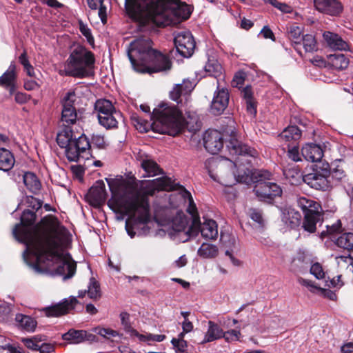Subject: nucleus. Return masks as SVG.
Returning <instances> with one entry per match:
<instances>
[{
	"mask_svg": "<svg viewBox=\"0 0 353 353\" xmlns=\"http://www.w3.org/2000/svg\"><path fill=\"white\" fill-rule=\"evenodd\" d=\"M105 180L111 192L108 205L115 212L124 211L129 215L125 221V230L131 238L137 232L139 235L149 232L148 223L150 216L148 196L152 195L155 190L174 189V182L167 176L142 181L140 184L122 176Z\"/></svg>",
	"mask_w": 353,
	"mask_h": 353,
	"instance_id": "1",
	"label": "nucleus"
},
{
	"mask_svg": "<svg viewBox=\"0 0 353 353\" xmlns=\"http://www.w3.org/2000/svg\"><path fill=\"white\" fill-rule=\"evenodd\" d=\"M66 232L65 228L59 221L54 220L49 230L41 235L28 234L26 238L32 239L31 253L36 259L35 264L26 263L38 273L43 271L52 274L62 276L63 279L72 277L76 272V263L71 256L65 253L62 248L63 239Z\"/></svg>",
	"mask_w": 353,
	"mask_h": 353,
	"instance_id": "2",
	"label": "nucleus"
},
{
	"mask_svg": "<svg viewBox=\"0 0 353 353\" xmlns=\"http://www.w3.org/2000/svg\"><path fill=\"white\" fill-rule=\"evenodd\" d=\"M125 11L142 25H176L188 19L193 10L185 1H125Z\"/></svg>",
	"mask_w": 353,
	"mask_h": 353,
	"instance_id": "3",
	"label": "nucleus"
},
{
	"mask_svg": "<svg viewBox=\"0 0 353 353\" xmlns=\"http://www.w3.org/2000/svg\"><path fill=\"white\" fill-rule=\"evenodd\" d=\"M128 56L133 69L141 73H153L169 70L170 59L152 48L149 38L141 37L132 41L128 48Z\"/></svg>",
	"mask_w": 353,
	"mask_h": 353,
	"instance_id": "4",
	"label": "nucleus"
},
{
	"mask_svg": "<svg viewBox=\"0 0 353 353\" xmlns=\"http://www.w3.org/2000/svg\"><path fill=\"white\" fill-rule=\"evenodd\" d=\"M153 131L160 134L171 136L179 134L189 123L183 117L182 113L175 106L161 104L155 108L152 114Z\"/></svg>",
	"mask_w": 353,
	"mask_h": 353,
	"instance_id": "5",
	"label": "nucleus"
},
{
	"mask_svg": "<svg viewBox=\"0 0 353 353\" xmlns=\"http://www.w3.org/2000/svg\"><path fill=\"white\" fill-rule=\"evenodd\" d=\"M95 59L92 52L81 46L74 47L64 64L61 74L85 78L94 74Z\"/></svg>",
	"mask_w": 353,
	"mask_h": 353,
	"instance_id": "6",
	"label": "nucleus"
},
{
	"mask_svg": "<svg viewBox=\"0 0 353 353\" xmlns=\"http://www.w3.org/2000/svg\"><path fill=\"white\" fill-rule=\"evenodd\" d=\"M57 142L61 148H65L66 157L70 161L88 158L90 145L84 134L77 135L70 128H64L58 133Z\"/></svg>",
	"mask_w": 353,
	"mask_h": 353,
	"instance_id": "7",
	"label": "nucleus"
},
{
	"mask_svg": "<svg viewBox=\"0 0 353 353\" xmlns=\"http://www.w3.org/2000/svg\"><path fill=\"white\" fill-rule=\"evenodd\" d=\"M228 150L232 156H239V160L236 161L237 165L236 172L234 170V175L235 177V183H248L252 180V172L248 168L242 166L241 163L243 161L242 158L243 157H255L257 154V152L247 145L243 144L238 139L236 132L234 130H231L230 139L228 144L227 145Z\"/></svg>",
	"mask_w": 353,
	"mask_h": 353,
	"instance_id": "8",
	"label": "nucleus"
},
{
	"mask_svg": "<svg viewBox=\"0 0 353 353\" xmlns=\"http://www.w3.org/2000/svg\"><path fill=\"white\" fill-rule=\"evenodd\" d=\"M35 217V214L32 211L29 210H25L21 217V223L23 226L17 224L12 231L14 237L19 241L26 244V249L23 252V259L25 261H27V256L33 252V248H32L30 246L32 239H28L29 238L26 239V235L28 234H43L49 230L50 225L54 220L58 221L56 218H52L46 223L43 228H41L40 225L32 227L34 222Z\"/></svg>",
	"mask_w": 353,
	"mask_h": 353,
	"instance_id": "9",
	"label": "nucleus"
},
{
	"mask_svg": "<svg viewBox=\"0 0 353 353\" xmlns=\"http://www.w3.org/2000/svg\"><path fill=\"white\" fill-rule=\"evenodd\" d=\"M236 165V163L228 159H212L210 161L209 174L214 181L225 186H232L235 184L234 169Z\"/></svg>",
	"mask_w": 353,
	"mask_h": 353,
	"instance_id": "10",
	"label": "nucleus"
},
{
	"mask_svg": "<svg viewBox=\"0 0 353 353\" xmlns=\"http://www.w3.org/2000/svg\"><path fill=\"white\" fill-rule=\"evenodd\" d=\"M259 176L263 179L257 181L253 190L259 200L270 202L274 197L281 195L282 190L278 184L266 181L271 176L269 172L261 171Z\"/></svg>",
	"mask_w": 353,
	"mask_h": 353,
	"instance_id": "11",
	"label": "nucleus"
},
{
	"mask_svg": "<svg viewBox=\"0 0 353 353\" xmlns=\"http://www.w3.org/2000/svg\"><path fill=\"white\" fill-rule=\"evenodd\" d=\"M330 177V170L328 164H326L322 168L317 167L313 170L312 172L304 175L303 180L314 189L326 191L331 187Z\"/></svg>",
	"mask_w": 353,
	"mask_h": 353,
	"instance_id": "12",
	"label": "nucleus"
},
{
	"mask_svg": "<svg viewBox=\"0 0 353 353\" xmlns=\"http://www.w3.org/2000/svg\"><path fill=\"white\" fill-rule=\"evenodd\" d=\"M77 96L74 91L68 92L63 97L62 104V112L61 122L65 126V128H70V125L75 124L79 120L78 113L75 107Z\"/></svg>",
	"mask_w": 353,
	"mask_h": 353,
	"instance_id": "13",
	"label": "nucleus"
},
{
	"mask_svg": "<svg viewBox=\"0 0 353 353\" xmlns=\"http://www.w3.org/2000/svg\"><path fill=\"white\" fill-rule=\"evenodd\" d=\"M174 45L176 51L183 57L192 55L195 48V41L191 32L181 30L174 33Z\"/></svg>",
	"mask_w": 353,
	"mask_h": 353,
	"instance_id": "14",
	"label": "nucleus"
},
{
	"mask_svg": "<svg viewBox=\"0 0 353 353\" xmlns=\"http://www.w3.org/2000/svg\"><path fill=\"white\" fill-rule=\"evenodd\" d=\"M188 224V218L184 214L179 213L176 215L172 221V231L170 232L174 239L179 242H186L190 238L197 235L190 232V228L185 230Z\"/></svg>",
	"mask_w": 353,
	"mask_h": 353,
	"instance_id": "15",
	"label": "nucleus"
},
{
	"mask_svg": "<svg viewBox=\"0 0 353 353\" xmlns=\"http://www.w3.org/2000/svg\"><path fill=\"white\" fill-rule=\"evenodd\" d=\"M78 303L75 296H70L59 303L45 307L43 311L47 316L57 317L68 313Z\"/></svg>",
	"mask_w": 353,
	"mask_h": 353,
	"instance_id": "16",
	"label": "nucleus"
},
{
	"mask_svg": "<svg viewBox=\"0 0 353 353\" xmlns=\"http://www.w3.org/2000/svg\"><path fill=\"white\" fill-rule=\"evenodd\" d=\"M204 147L211 154L218 153L223 147L222 134L216 130H208L203 135Z\"/></svg>",
	"mask_w": 353,
	"mask_h": 353,
	"instance_id": "17",
	"label": "nucleus"
},
{
	"mask_svg": "<svg viewBox=\"0 0 353 353\" xmlns=\"http://www.w3.org/2000/svg\"><path fill=\"white\" fill-rule=\"evenodd\" d=\"M229 92L228 89L217 87L214 94L210 105V111L214 115H219L226 109L229 103Z\"/></svg>",
	"mask_w": 353,
	"mask_h": 353,
	"instance_id": "18",
	"label": "nucleus"
},
{
	"mask_svg": "<svg viewBox=\"0 0 353 353\" xmlns=\"http://www.w3.org/2000/svg\"><path fill=\"white\" fill-rule=\"evenodd\" d=\"M180 194L181 196L184 199H188L189 201V207L188 209V212L192 216V223L190 225V232H192L193 234H199V228L200 226V219L197 212L196 207L194 203L192 196L189 191L185 189L182 186H179V188Z\"/></svg>",
	"mask_w": 353,
	"mask_h": 353,
	"instance_id": "19",
	"label": "nucleus"
},
{
	"mask_svg": "<svg viewBox=\"0 0 353 353\" xmlns=\"http://www.w3.org/2000/svg\"><path fill=\"white\" fill-rule=\"evenodd\" d=\"M136 158L145 172L144 176H154L163 172L158 164L148 154L139 152Z\"/></svg>",
	"mask_w": 353,
	"mask_h": 353,
	"instance_id": "20",
	"label": "nucleus"
},
{
	"mask_svg": "<svg viewBox=\"0 0 353 353\" xmlns=\"http://www.w3.org/2000/svg\"><path fill=\"white\" fill-rule=\"evenodd\" d=\"M303 157L311 162H317L323 157V151L321 147L316 143H306L301 150Z\"/></svg>",
	"mask_w": 353,
	"mask_h": 353,
	"instance_id": "21",
	"label": "nucleus"
},
{
	"mask_svg": "<svg viewBox=\"0 0 353 353\" xmlns=\"http://www.w3.org/2000/svg\"><path fill=\"white\" fill-rule=\"evenodd\" d=\"M94 338L92 334H88L85 330H76L70 329L68 332L62 335V339L64 341H69L72 344L81 343L85 341H90Z\"/></svg>",
	"mask_w": 353,
	"mask_h": 353,
	"instance_id": "22",
	"label": "nucleus"
},
{
	"mask_svg": "<svg viewBox=\"0 0 353 353\" xmlns=\"http://www.w3.org/2000/svg\"><path fill=\"white\" fill-rule=\"evenodd\" d=\"M105 183L103 181H97L90 189L88 196L95 205L101 204L106 199Z\"/></svg>",
	"mask_w": 353,
	"mask_h": 353,
	"instance_id": "23",
	"label": "nucleus"
},
{
	"mask_svg": "<svg viewBox=\"0 0 353 353\" xmlns=\"http://www.w3.org/2000/svg\"><path fill=\"white\" fill-rule=\"evenodd\" d=\"M194 88V82L185 79L182 83L176 84L170 91V95L172 100L179 103L181 96L190 94Z\"/></svg>",
	"mask_w": 353,
	"mask_h": 353,
	"instance_id": "24",
	"label": "nucleus"
},
{
	"mask_svg": "<svg viewBox=\"0 0 353 353\" xmlns=\"http://www.w3.org/2000/svg\"><path fill=\"white\" fill-rule=\"evenodd\" d=\"M323 37L327 46L336 50H346L348 48L347 43L337 34L332 32H325Z\"/></svg>",
	"mask_w": 353,
	"mask_h": 353,
	"instance_id": "25",
	"label": "nucleus"
},
{
	"mask_svg": "<svg viewBox=\"0 0 353 353\" xmlns=\"http://www.w3.org/2000/svg\"><path fill=\"white\" fill-rule=\"evenodd\" d=\"M207 331L205 333L204 338L201 342V344L210 343L221 339L223 335V329L216 323L209 321Z\"/></svg>",
	"mask_w": 353,
	"mask_h": 353,
	"instance_id": "26",
	"label": "nucleus"
},
{
	"mask_svg": "<svg viewBox=\"0 0 353 353\" xmlns=\"http://www.w3.org/2000/svg\"><path fill=\"white\" fill-rule=\"evenodd\" d=\"M207 239H215L218 236L216 223L212 219H207L202 224L200 223L199 232Z\"/></svg>",
	"mask_w": 353,
	"mask_h": 353,
	"instance_id": "27",
	"label": "nucleus"
},
{
	"mask_svg": "<svg viewBox=\"0 0 353 353\" xmlns=\"http://www.w3.org/2000/svg\"><path fill=\"white\" fill-rule=\"evenodd\" d=\"M301 220V215L297 211L292 208L284 210L282 215V221L285 225L290 228L299 226Z\"/></svg>",
	"mask_w": 353,
	"mask_h": 353,
	"instance_id": "28",
	"label": "nucleus"
},
{
	"mask_svg": "<svg viewBox=\"0 0 353 353\" xmlns=\"http://www.w3.org/2000/svg\"><path fill=\"white\" fill-rule=\"evenodd\" d=\"M298 282L300 285L307 288L311 292H319L331 300L336 299V294L333 292L317 286L312 281L300 277L298 279Z\"/></svg>",
	"mask_w": 353,
	"mask_h": 353,
	"instance_id": "29",
	"label": "nucleus"
},
{
	"mask_svg": "<svg viewBox=\"0 0 353 353\" xmlns=\"http://www.w3.org/2000/svg\"><path fill=\"white\" fill-rule=\"evenodd\" d=\"M303 227L305 230L312 233L316 230V225L319 223H321L323 220V215L319 211L311 214H305Z\"/></svg>",
	"mask_w": 353,
	"mask_h": 353,
	"instance_id": "30",
	"label": "nucleus"
},
{
	"mask_svg": "<svg viewBox=\"0 0 353 353\" xmlns=\"http://www.w3.org/2000/svg\"><path fill=\"white\" fill-rule=\"evenodd\" d=\"M119 117V112L114 110V112L98 114V120L99 123L104 128L111 129L117 127V118Z\"/></svg>",
	"mask_w": 353,
	"mask_h": 353,
	"instance_id": "31",
	"label": "nucleus"
},
{
	"mask_svg": "<svg viewBox=\"0 0 353 353\" xmlns=\"http://www.w3.org/2000/svg\"><path fill=\"white\" fill-rule=\"evenodd\" d=\"M298 206L303 210L304 215L319 212L320 205L316 201L306 197H301L297 199Z\"/></svg>",
	"mask_w": 353,
	"mask_h": 353,
	"instance_id": "32",
	"label": "nucleus"
},
{
	"mask_svg": "<svg viewBox=\"0 0 353 353\" xmlns=\"http://www.w3.org/2000/svg\"><path fill=\"white\" fill-rule=\"evenodd\" d=\"M14 164V158L12 154L5 148H0V170H10Z\"/></svg>",
	"mask_w": 353,
	"mask_h": 353,
	"instance_id": "33",
	"label": "nucleus"
},
{
	"mask_svg": "<svg viewBox=\"0 0 353 353\" xmlns=\"http://www.w3.org/2000/svg\"><path fill=\"white\" fill-rule=\"evenodd\" d=\"M17 81L16 65L12 63L8 70L0 77V85H11Z\"/></svg>",
	"mask_w": 353,
	"mask_h": 353,
	"instance_id": "34",
	"label": "nucleus"
},
{
	"mask_svg": "<svg viewBox=\"0 0 353 353\" xmlns=\"http://www.w3.org/2000/svg\"><path fill=\"white\" fill-rule=\"evenodd\" d=\"M15 320L18 326L28 332H33L37 326V322L29 316L18 314Z\"/></svg>",
	"mask_w": 353,
	"mask_h": 353,
	"instance_id": "35",
	"label": "nucleus"
},
{
	"mask_svg": "<svg viewBox=\"0 0 353 353\" xmlns=\"http://www.w3.org/2000/svg\"><path fill=\"white\" fill-rule=\"evenodd\" d=\"M205 71L209 76L218 78L222 74V66L214 59H209L204 67Z\"/></svg>",
	"mask_w": 353,
	"mask_h": 353,
	"instance_id": "36",
	"label": "nucleus"
},
{
	"mask_svg": "<svg viewBox=\"0 0 353 353\" xmlns=\"http://www.w3.org/2000/svg\"><path fill=\"white\" fill-rule=\"evenodd\" d=\"M301 137V131L298 127L292 125L286 128L279 135V138L281 141H290L297 140Z\"/></svg>",
	"mask_w": 353,
	"mask_h": 353,
	"instance_id": "37",
	"label": "nucleus"
},
{
	"mask_svg": "<svg viewBox=\"0 0 353 353\" xmlns=\"http://www.w3.org/2000/svg\"><path fill=\"white\" fill-rule=\"evenodd\" d=\"M26 186L32 192L36 193L41 188V183L32 172H26L23 176Z\"/></svg>",
	"mask_w": 353,
	"mask_h": 353,
	"instance_id": "38",
	"label": "nucleus"
},
{
	"mask_svg": "<svg viewBox=\"0 0 353 353\" xmlns=\"http://www.w3.org/2000/svg\"><path fill=\"white\" fill-rule=\"evenodd\" d=\"M329 60L332 65L338 70L345 69L349 65V60L343 54H330Z\"/></svg>",
	"mask_w": 353,
	"mask_h": 353,
	"instance_id": "39",
	"label": "nucleus"
},
{
	"mask_svg": "<svg viewBox=\"0 0 353 353\" xmlns=\"http://www.w3.org/2000/svg\"><path fill=\"white\" fill-rule=\"evenodd\" d=\"M46 340L43 336L36 335L30 338H22L21 341L26 347L32 350H39L42 343Z\"/></svg>",
	"mask_w": 353,
	"mask_h": 353,
	"instance_id": "40",
	"label": "nucleus"
},
{
	"mask_svg": "<svg viewBox=\"0 0 353 353\" xmlns=\"http://www.w3.org/2000/svg\"><path fill=\"white\" fill-rule=\"evenodd\" d=\"M218 248L216 245L203 243L198 250V254L203 258H214L218 254Z\"/></svg>",
	"mask_w": 353,
	"mask_h": 353,
	"instance_id": "41",
	"label": "nucleus"
},
{
	"mask_svg": "<svg viewBox=\"0 0 353 353\" xmlns=\"http://www.w3.org/2000/svg\"><path fill=\"white\" fill-rule=\"evenodd\" d=\"M94 108L98 114L112 113L114 112V110H116L112 102L107 99L97 100L95 103Z\"/></svg>",
	"mask_w": 353,
	"mask_h": 353,
	"instance_id": "42",
	"label": "nucleus"
},
{
	"mask_svg": "<svg viewBox=\"0 0 353 353\" xmlns=\"http://www.w3.org/2000/svg\"><path fill=\"white\" fill-rule=\"evenodd\" d=\"M336 245L342 248L350 250L353 249V233L342 234L336 241Z\"/></svg>",
	"mask_w": 353,
	"mask_h": 353,
	"instance_id": "43",
	"label": "nucleus"
},
{
	"mask_svg": "<svg viewBox=\"0 0 353 353\" xmlns=\"http://www.w3.org/2000/svg\"><path fill=\"white\" fill-rule=\"evenodd\" d=\"M88 295L94 300H97L101 296L99 283L94 279L91 278L88 286Z\"/></svg>",
	"mask_w": 353,
	"mask_h": 353,
	"instance_id": "44",
	"label": "nucleus"
},
{
	"mask_svg": "<svg viewBox=\"0 0 353 353\" xmlns=\"http://www.w3.org/2000/svg\"><path fill=\"white\" fill-rule=\"evenodd\" d=\"M302 41L306 52H311L317 50L316 41L314 35L307 34L303 37Z\"/></svg>",
	"mask_w": 353,
	"mask_h": 353,
	"instance_id": "45",
	"label": "nucleus"
},
{
	"mask_svg": "<svg viewBox=\"0 0 353 353\" xmlns=\"http://www.w3.org/2000/svg\"><path fill=\"white\" fill-rule=\"evenodd\" d=\"M250 219L258 224V227L262 228L265 225V220L261 210L252 208L249 210Z\"/></svg>",
	"mask_w": 353,
	"mask_h": 353,
	"instance_id": "46",
	"label": "nucleus"
},
{
	"mask_svg": "<svg viewBox=\"0 0 353 353\" xmlns=\"http://www.w3.org/2000/svg\"><path fill=\"white\" fill-rule=\"evenodd\" d=\"M120 318L121 325L123 327L124 330L130 335H137V330L130 325L129 314L125 312H123L120 314Z\"/></svg>",
	"mask_w": 353,
	"mask_h": 353,
	"instance_id": "47",
	"label": "nucleus"
},
{
	"mask_svg": "<svg viewBox=\"0 0 353 353\" xmlns=\"http://www.w3.org/2000/svg\"><path fill=\"white\" fill-rule=\"evenodd\" d=\"M338 266L341 268H350V271H353V258L350 255H343L336 258Z\"/></svg>",
	"mask_w": 353,
	"mask_h": 353,
	"instance_id": "48",
	"label": "nucleus"
},
{
	"mask_svg": "<svg viewBox=\"0 0 353 353\" xmlns=\"http://www.w3.org/2000/svg\"><path fill=\"white\" fill-rule=\"evenodd\" d=\"M288 37L295 44H299L300 36L302 33L301 28L297 26L292 25L288 28Z\"/></svg>",
	"mask_w": 353,
	"mask_h": 353,
	"instance_id": "49",
	"label": "nucleus"
},
{
	"mask_svg": "<svg viewBox=\"0 0 353 353\" xmlns=\"http://www.w3.org/2000/svg\"><path fill=\"white\" fill-rule=\"evenodd\" d=\"M79 30L81 33L86 38L88 42L92 45L94 44V37L92 35L91 30L88 26L83 23L82 21H79Z\"/></svg>",
	"mask_w": 353,
	"mask_h": 353,
	"instance_id": "50",
	"label": "nucleus"
},
{
	"mask_svg": "<svg viewBox=\"0 0 353 353\" xmlns=\"http://www.w3.org/2000/svg\"><path fill=\"white\" fill-rule=\"evenodd\" d=\"M241 333L239 330H231L227 332L223 331L222 338H224L227 342L237 341L239 340Z\"/></svg>",
	"mask_w": 353,
	"mask_h": 353,
	"instance_id": "51",
	"label": "nucleus"
},
{
	"mask_svg": "<svg viewBox=\"0 0 353 353\" xmlns=\"http://www.w3.org/2000/svg\"><path fill=\"white\" fill-rule=\"evenodd\" d=\"M171 343L176 353H188V343L186 341H176L172 339Z\"/></svg>",
	"mask_w": 353,
	"mask_h": 353,
	"instance_id": "52",
	"label": "nucleus"
},
{
	"mask_svg": "<svg viewBox=\"0 0 353 353\" xmlns=\"http://www.w3.org/2000/svg\"><path fill=\"white\" fill-rule=\"evenodd\" d=\"M310 273L314 275L317 279L324 278L325 272L322 265L319 263H314L310 268Z\"/></svg>",
	"mask_w": 353,
	"mask_h": 353,
	"instance_id": "53",
	"label": "nucleus"
},
{
	"mask_svg": "<svg viewBox=\"0 0 353 353\" xmlns=\"http://www.w3.org/2000/svg\"><path fill=\"white\" fill-rule=\"evenodd\" d=\"M270 3L282 12L290 13L292 12V8L289 4L283 1H270Z\"/></svg>",
	"mask_w": 353,
	"mask_h": 353,
	"instance_id": "54",
	"label": "nucleus"
},
{
	"mask_svg": "<svg viewBox=\"0 0 353 353\" xmlns=\"http://www.w3.org/2000/svg\"><path fill=\"white\" fill-rule=\"evenodd\" d=\"M327 6H327L328 10H327V14H331V15H336V14H339L342 11V9H343V6L341 3V1H339V3H327Z\"/></svg>",
	"mask_w": 353,
	"mask_h": 353,
	"instance_id": "55",
	"label": "nucleus"
},
{
	"mask_svg": "<svg viewBox=\"0 0 353 353\" xmlns=\"http://www.w3.org/2000/svg\"><path fill=\"white\" fill-rule=\"evenodd\" d=\"M326 230H323L321 233V236L322 238L326 236L328 234H332L336 232L340 228V221H338L336 224H333L330 225H326Z\"/></svg>",
	"mask_w": 353,
	"mask_h": 353,
	"instance_id": "56",
	"label": "nucleus"
},
{
	"mask_svg": "<svg viewBox=\"0 0 353 353\" xmlns=\"http://www.w3.org/2000/svg\"><path fill=\"white\" fill-rule=\"evenodd\" d=\"M97 333L107 339L119 336V333L117 331L109 328H99Z\"/></svg>",
	"mask_w": 353,
	"mask_h": 353,
	"instance_id": "57",
	"label": "nucleus"
},
{
	"mask_svg": "<svg viewBox=\"0 0 353 353\" xmlns=\"http://www.w3.org/2000/svg\"><path fill=\"white\" fill-rule=\"evenodd\" d=\"M339 3V1H314V6L319 12L327 14V3Z\"/></svg>",
	"mask_w": 353,
	"mask_h": 353,
	"instance_id": "58",
	"label": "nucleus"
},
{
	"mask_svg": "<svg viewBox=\"0 0 353 353\" xmlns=\"http://www.w3.org/2000/svg\"><path fill=\"white\" fill-rule=\"evenodd\" d=\"M98 10V14L101 20V22L103 24L106 23L108 6L105 5L103 3H101Z\"/></svg>",
	"mask_w": 353,
	"mask_h": 353,
	"instance_id": "59",
	"label": "nucleus"
},
{
	"mask_svg": "<svg viewBox=\"0 0 353 353\" xmlns=\"http://www.w3.org/2000/svg\"><path fill=\"white\" fill-rule=\"evenodd\" d=\"M288 156L290 159L295 162L301 160L299 155V149L296 147H292V148L289 149Z\"/></svg>",
	"mask_w": 353,
	"mask_h": 353,
	"instance_id": "60",
	"label": "nucleus"
},
{
	"mask_svg": "<svg viewBox=\"0 0 353 353\" xmlns=\"http://www.w3.org/2000/svg\"><path fill=\"white\" fill-rule=\"evenodd\" d=\"M11 312V308L9 305L6 303L0 305V317L3 320H6L8 318Z\"/></svg>",
	"mask_w": 353,
	"mask_h": 353,
	"instance_id": "61",
	"label": "nucleus"
},
{
	"mask_svg": "<svg viewBox=\"0 0 353 353\" xmlns=\"http://www.w3.org/2000/svg\"><path fill=\"white\" fill-rule=\"evenodd\" d=\"M30 99V97L26 93L16 92L14 94V100L17 103L23 104Z\"/></svg>",
	"mask_w": 353,
	"mask_h": 353,
	"instance_id": "62",
	"label": "nucleus"
},
{
	"mask_svg": "<svg viewBox=\"0 0 353 353\" xmlns=\"http://www.w3.org/2000/svg\"><path fill=\"white\" fill-rule=\"evenodd\" d=\"M283 174L286 178H295L300 175V172L295 168H293L292 170L285 168H283Z\"/></svg>",
	"mask_w": 353,
	"mask_h": 353,
	"instance_id": "63",
	"label": "nucleus"
},
{
	"mask_svg": "<svg viewBox=\"0 0 353 353\" xmlns=\"http://www.w3.org/2000/svg\"><path fill=\"white\" fill-rule=\"evenodd\" d=\"M39 350L40 353H54V347L50 343H42Z\"/></svg>",
	"mask_w": 353,
	"mask_h": 353,
	"instance_id": "64",
	"label": "nucleus"
}]
</instances>
